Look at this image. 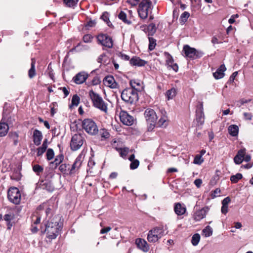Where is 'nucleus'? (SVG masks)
Returning a JSON list of instances; mask_svg holds the SVG:
<instances>
[{
  "mask_svg": "<svg viewBox=\"0 0 253 253\" xmlns=\"http://www.w3.org/2000/svg\"><path fill=\"white\" fill-rule=\"evenodd\" d=\"M204 161L203 159L202 158L201 155H197L194 159V163L195 164L200 165Z\"/></svg>",
  "mask_w": 253,
  "mask_h": 253,
  "instance_id": "nucleus-50",
  "label": "nucleus"
},
{
  "mask_svg": "<svg viewBox=\"0 0 253 253\" xmlns=\"http://www.w3.org/2000/svg\"><path fill=\"white\" fill-rule=\"evenodd\" d=\"M101 19L105 22L108 26H110V24L112 25L109 20V13L107 12H104L103 13L102 15L101 16Z\"/></svg>",
  "mask_w": 253,
  "mask_h": 253,
  "instance_id": "nucleus-43",
  "label": "nucleus"
},
{
  "mask_svg": "<svg viewBox=\"0 0 253 253\" xmlns=\"http://www.w3.org/2000/svg\"><path fill=\"white\" fill-rule=\"evenodd\" d=\"M212 231H213L212 228L209 225L207 226L202 231L206 237H208L211 236Z\"/></svg>",
  "mask_w": 253,
  "mask_h": 253,
  "instance_id": "nucleus-38",
  "label": "nucleus"
},
{
  "mask_svg": "<svg viewBox=\"0 0 253 253\" xmlns=\"http://www.w3.org/2000/svg\"><path fill=\"white\" fill-rule=\"evenodd\" d=\"M10 178L11 179L18 181L20 179V175L19 173H12L10 175Z\"/></svg>",
  "mask_w": 253,
  "mask_h": 253,
  "instance_id": "nucleus-61",
  "label": "nucleus"
},
{
  "mask_svg": "<svg viewBox=\"0 0 253 253\" xmlns=\"http://www.w3.org/2000/svg\"><path fill=\"white\" fill-rule=\"evenodd\" d=\"M43 185L45 186V188L49 191H52L53 190V187L52 186L50 182H45Z\"/></svg>",
  "mask_w": 253,
  "mask_h": 253,
  "instance_id": "nucleus-60",
  "label": "nucleus"
},
{
  "mask_svg": "<svg viewBox=\"0 0 253 253\" xmlns=\"http://www.w3.org/2000/svg\"><path fill=\"white\" fill-rule=\"evenodd\" d=\"M95 25V21L89 20L85 24L84 28V30H88L90 27H93Z\"/></svg>",
  "mask_w": 253,
  "mask_h": 253,
  "instance_id": "nucleus-45",
  "label": "nucleus"
},
{
  "mask_svg": "<svg viewBox=\"0 0 253 253\" xmlns=\"http://www.w3.org/2000/svg\"><path fill=\"white\" fill-rule=\"evenodd\" d=\"M152 5L150 0H142L137 8V12L139 17L142 19H145L148 15V10Z\"/></svg>",
  "mask_w": 253,
  "mask_h": 253,
  "instance_id": "nucleus-5",
  "label": "nucleus"
},
{
  "mask_svg": "<svg viewBox=\"0 0 253 253\" xmlns=\"http://www.w3.org/2000/svg\"><path fill=\"white\" fill-rule=\"evenodd\" d=\"M4 220L7 222H10L13 218V215L11 213L6 214L3 216Z\"/></svg>",
  "mask_w": 253,
  "mask_h": 253,
  "instance_id": "nucleus-58",
  "label": "nucleus"
},
{
  "mask_svg": "<svg viewBox=\"0 0 253 253\" xmlns=\"http://www.w3.org/2000/svg\"><path fill=\"white\" fill-rule=\"evenodd\" d=\"M63 1L67 6L72 7L77 4L79 0H63Z\"/></svg>",
  "mask_w": 253,
  "mask_h": 253,
  "instance_id": "nucleus-46",
  "label": "nucleus"
},
{
  "mask_svg": "<svg viewBox=\"0 0 253 253\" xmlns=\"http://www.w3.org/2000/svg\"><path fill=\"white\" fill-rule=\"evenodd\" d=\"M83 49V45L81 44V42L78 43V44L75 46L74 47L72 48L69 50L70 52H73L74 51L78 52L81 51Z\"/></svg>",
  "mask_w": 253,
  "mask_h": 253,
  "instance_id": "nucleus-49",
  "label": "nucleus"
},
{
  "mask_svg": "<svg viewBox=\"0 0 253 253\" xmlns=\"http://www.w3.org/2000/svg\"><path fill=\"white\" fill-rule=\"evenodd\" d=\"M118 152H119L121 157H122V158H125L128 153V148H124L122 149V148H121L120 150H119V151Z\"/></svg>",
  "mask_w": 253,
  "mask_h": 253,
  "instance_id": "nucleus-53",
  "label": "nucleus"
},
{
  "mask_svg": "<svg viewBox=\"0 0 253 253\" xmlns=\"http://www.w3.org/2000/svg\"><path fill=\"white\" fill-rule=\"evenodd\" d=\"M35 63V60L32 58L31 68L28 71V76L30 79L33 78L36 75Z\"/></svg>",
  "mask_w": 253,
  "mask_h": 253,
  "instance_id": "nucleus-31",
  "label": "nucleus"
},
{
  "mask_svg": "<svg viewBox=\"0 0 253 253\" xmlns=\"http://www.w3.org/2000/svg\"><path fill=\"white\" fill-rule=\"evenodd\" d=\"M246 150L245 148L240 149L234 158V162L237 165L241 164L243 161Z\"/></svg>",
  "mask_w": 253,
  "mask_h": 253,
  "instance_id": "nucleus-18",
  "label": "nucleus"
},
{
  "mask_svg": "<svg viewBox=\"0 0 253 253\" xmlns=\"http://www.w3.org/2000/svg\"><path fill=\"white\" fill-rule=\"evenodd\" d=\"M42 139V133L38 129H35L33 132V142L34 144L39 146L41 144V141Z\"/></svg>",
  "mask_w": 253,
  "mask_h": 253,
  "instance_id": "nucleus-22",
  "label": "nucleus"
},
{
  "mask_svg": "<svg viewBox=\"0 0 253 253\" xmlns=\"http://www.w3.org/2000/svg\"><path fill=\"white\" fill-rule=\"evenodd\" d=\"M144 116L147 124L148 131H151L155 128L158 117L155 111L150 108L145 110Z\"/></svg>",
  "mask_w": 253,
  "mask_h": 253,
  "instance_id": "nucleus-3",
  "label": "nucleus"
},
{
  "mask_svg": "<svg viewBox=\"0 0 253 253\" xmlns=\"http://www.w3.org/2000/svg\"><path fill=\"white\" fill-rule=\"evenodd\" d=\"M88 74L84 72L78 73L74 78L73 80L76 84H82L84 83L88 78Z\"/></svg>",
  "mask_w": 253,
  "mask_h": 253,
  "instance_id": "nucleus-15",
  "label": "nucleus"
},
{
  "mask_svg": "<svg viewBox=\"0 0 253 253\" xmlns=\"http://www.w3.org/2000/svg\"><path fill=\"white\" fill-rule=\"evenodd\" d=\"M118 18L126 24L130 25L131 23V21L127 19L126 14L123 11H121L118 14Z\"/></svg>",
  "mask_w": 253,
  "mask_h": 253,
  "instance_id": "nucleus-32",
  "label": "nucleus"
},
{
  "mask_svg": "<svg viewBox=\"0 0 253 253\" xmlns=\"http://www.w3.org/2000/svg\"><path fill=\"white\" fill-rule=\"evenodd\" d=\"M243 177L242 174L240 173H237L235 175L230 176V180L233 183H236Z\"/></svg>",
  "mask_w": 253,
  "mask_h": 253,
  "instance_id": "nucleus-39",
  "label": "nucleus"
},
{
  "mask_svg": "<svg viewBox=\"0 0 253 253\" xmlns=\"http://www.w3.org/2000/svg\"><path fill=\"white\" fill-rule=\"evenodd\" d=\"M164 234L163 226H157L149 231L147 235V240L150 243H156Z\"/></svg>",
  "mask_w": 253,
  "mask_h": 253,
  "instance_id": "nucleus-4",
  "label": "nucleus"
},
{
  "mask_svg": "<svg viewBox=\"0 0 253 253\" xmlns=\"http://www.w3.org/2000/svg\"><path fill=\"white\" fill-rule=\"evenodd\" d=\"M121 98L126 103L133 104L138 100V94L135 89L132 88H126L121 93Z\"/></svg>",
  "mask_w": 253,
  "mask_h": 253,
  "instance_id": "nucleus-2",
  "label": "nucleus"
},
{
  "mask_svg": "<svg viewBox=\"0 0 253 253\" xmlns=\"http://www.w3.org/2000/svg\"><path fill=\"white\" fill-rule=\"evenodd\" d=\"M203 104L200 102L196 111V121L198 126H202L205 122Z\"/></svg>",
  "mask_w": 253,
  "mask_h": 253,
  "instance_id": "nucleus-9",
  "label": "nucleus"
},
{
  "mask_svg": "<svg viewBox=\"0 0 253 253\" xmlns=\"http://www.w3.org/2000/svg\"><path fill=\"white\" fill-rule=\"evenodd\" d=\"M139 165V161L138 160H134L131 162L130 164V169H135L138 168Z\"/></svg>",
  "mask_w": 253,
  "mask_h": 253,
  "instance_id": "nucleus-51",
  "label": "nucleus"
},
{
  "mask_svg": "<svg viewBox=\"0 0 253 253\" xmlns=\"http://www.w3.org/2000/svg\"><path fill=\"white\" fill-rule=\"evenodd\" d=\"M120 119L124 125L127 126H130L133 125L134 121V118L132 116L124 110H121L120 113Z\"/></svg>",
  "mask_w": 253,
  "mask_h": 253,
  "instance_id": "nucleus-10",
  "label": "nucleus"
},
{
  "mask_svg": "<svg viewBox=\"0 0 253 253\" xmlns=\"http://www.w3.org/2000/svg\"><path fill=\"white\" fill-rule=\"evenodd\" d=\"M165 114H163L162 112V116L159 120L157 125L159 127H166L168 125V119L167 117L166 116L165 114L166 113L165 111H164Z\"/></svg>",
  "mask_w": 253,
  "mask_h": 253,
  "instance_id": "nucleus-27",
  "label": "nucleus"
},
{
  "mask_svg": "<svg viewBox=\"0 0 253 253\" xmlns=\"http://www.w3.org/2000/svg\"><path fill=\"white\" fill-rule=\"evenodd\" d=\"M63 159L64 156L62 154H59L56 157L54 161L51 162V164L54 165V168H56L63 162Z\"/></svg>",
  "mask_w": 253,
  "mask_h": 253,
  "instance_id": "nucleus-36",
  "label": "nucleus"
},
{
  "mask_svg": "<svg viewBox=\"0 0 253 253\" xmlns=\"http://www.w3.org/2000/svg\"><path fill=\"white\" fill-rule=\"evenodd\" d=\"M149 50L150 51H152L155 48V47L156 46V40L153 38L149 37Z\"/></svg>",
  "mask_w": 253,
  "mask_h": 253,
  "instance_id": "nucleus-44",
  "label": "nucleus"
},
{
  "mask_svg": "<svg viewBox=\"0 0 253 253\" xmlns=\"http://www.w3.org/2000/svg\"><path fill=\"white\" fill-rule=\"evenodd\" d=\"M95 165V161L93 158H90L88 162L87 168V177L89 176H93L94 173V166Z\"/></svg>",
  "mask_w": 253,
  "mask_h": 253,
  "instance_id": "nucleus-23",
  "label": "nucleus"
},
{
  "mask_svg": "<svg viewBox=\"0 0 253 253\" xmlns=\"http://www.w3.org/2000/svg\"><path fill=\"white\" fill-rule=\"evenodd\" d=\"M189 13L187 12V11H185L180 16V20L182 22H185V21H187V19L188 18V17H189Z\"/></svg>",
  "mask_w": 253,
  "mask_h": 253,
  "instance_id": "nucleus-55",
  "label": "nucleus"
},
{
  "mask_svg": "<svg viewBox=\"0 0 253 253\" xmlns=\"http://www.w3.org/2000/svg\"><path fill=\"white\" fill-rule=\"evenodd\" d=\"M54 156V153L52 149L49 148L46 152V159L49 161L52 160Z\"/></svg>",
  "mask_w": 253,
  "mask_h": 253,
  "instance_id": "nucleus-47",
  "label": "nucleus"
},
{
  "mask_svg": "<svg viewBox=\"0 0 253 253\" xmlns=\"http://www.w3.org/2000/svg\"><path fill=\"white\" fill-rule=\"evenodd\" d=\"M96 133H97L98 136H100L101 138V140L106 139L109 137L110 133L108 132L107 130L105 128H101L98 130L96 126Z\"/></svg>",
  "mask_w": 253,
  "mask_h": 253,
  "instance_id": "nucleus-25",
  "label": "nucleus"
},
{
  "mask_svg": "<svg viewBox=\"0 0 253 253\" xmlns=\"http://www.w3.org/2000/svg\"><path fill=\"white\" fill-rule=\"evenodd\" d=\"M129 84L131 86L130 88L135 89L137 92L140 91L142 89V86L139 81L135 80H131L129 82Z\"/></svg>",
  "mask_w": 253,
  "mask_h": 253,
  "instance_id": "nucleus-29",
  "label": "nucleus"
},
{
  "mask_svg": "<svg viewBox=\"0 0 253 253\" xmlns=\"http://www.w3.org/2000/svg\"><path fill=\"white\" fill-rule=\"evenodd\" d=\"M59 217L54 216L48 221L45 224V232H47V237L50 239H54L58 236L62 227L59 222Z\"/></svg>",
  "mask_w": 253,
  "mask_h": 253,
  "instance_id": "nucleus-1",
  "label": "nucleus"
},
{
  "mask_svg": "<svg viewBox=\"0 0 253 253\" xmlns=\"http://www.w3.org/2000/svg\"><path fill=\"white\" fill-rule=\"evenodd\" d=\"M89 96L91 99L93 106H95V92H94L93 90H90Z\"/></svg>",
  "mask_w": 253,
  "mask_h": 253,
  "instance_id": "nucleus-59",
  "label": "nucleus"
},
{
  "mask_svg": "<svg viewBox=\"0 0 253 253\" xmlns=\"http://www.w3.org/2000/svg\"><path fill=\"white\" fill-rule=\"evenodd\" d=\"M111 229V228L109 226L102 228L100 230V234H103L108 233Z\"/></svg>",
  "mask_w": 253,
  "mask_h": 253,
  "instance_id": "nucleus-63",
  "label": "nucleus"
},
{
  "mask_svg": "<svg viewBox=\"0 0 253 253\" xmlns=\"http://www.w3.org/2000/svg\"><path fill=\"white\" fill-rule=\"evenodd\" d=\"M135 243L137 247L144 252H147L149 250V246L147 242L143 239L138 238L136 240Z\"/></svg>",
  "mask_w": 253,
  "mask_h": 253,
  "instance_id": "nucleus-17",
  "label": "nucleus"
},
{
  "mask_svg": "<svg viewBox=\"0 0 253 253\" xmlns=\"http://www.w3.org/2000/svg\"><path fill=\"white\" fill-rule=\"evenodd\" d=\"M68 166L69 165L66 164H61L59 167V169L61 172L66 173L67 169L70 170V169L68 168Z\"/></svg>",
  "mask_w": 253,
  "mask_h": 253,
  "instance_id": "nucleus-54",
  "label": "nucleus"
},
{
  "mask_svg": "<svg viewBox=\"0 0 253 253\" xmlns=\"http://www.w3.org/2000/svg\"><path fill=\"white\" fill-rule=\"evenodd\" d=\"M98 43L101 45L111 48L113 45V41L109 36L106 34H100L96 37Z\"/></svg>",
  "mask_w": 253,
  "mask_h": 253,
  "instance_id": "nucleus-7",
  "label": "nucleus"
},
{
  "mask_svg": "<svg viewBox=\"0 0 253 253\" xmlns=\"http://www.w3.org/2000/svg\"><path fill=\"white\" fill-rule=\"evenodd\" d=\"M200 240V234H199L198 233H196V234H194L192 237V240H191L192 244L194 246H197L198 244V243H199Z\"/></svg>",
  "mask_w": 253,
  "mask_h": 253,
  "instance_id": "nucleus-41",
  "label": "nucleus"
},
{
  "mask_svg": "<svg viewBox=\"0 0 253 253\" xmlns=\"http://www.w3.org/2000/svg\"><path fill=\"white\" fill-rule=\"evenodd\" d=\"M108 106V103L99 94L96 93V108L105 114H107Z\"/></svg>",
  "mask_w": 253,
  "mask_h": 253,
  "instance_id": "nucleus-12",
  "label": "nucleus"
},
{
  "mask_svg": "<svg viewBox=\"0 0 253 253\" xmlns=\"http://www.w3.org/2000/svg\"><path fill=\"white\" fill-rule=\"evenodd\" d=\"M156 27L154 23L150 24L147 27V32L149 35H153L156 31Z\"/></svg>",
  "mask_w": 253,
  "mask_h": 253,
  "instance_id": "nucleus-37",
  "label": "nucleus"
},
{
  "mask_svg": "<svg viewBox=\"0 0 253 253\" xmlns=\"http://www.w3.org/2000/svg\"><path fill=\"white\" fill-rule=\"evenodd\" d=\"M3 120L6 121V123L8 125V126H13V123L15 122L14 117L9 116L8 117L7 114L4 111H3L2 113V121Z\"/></svg>",
  "mask_w": 253,
  "mask_h": 253,
  "instance_id": "nucleus-30",
  "label": "nucleus"
},
{
  "mask_svg": "<svg viewBox=\"0 0 253 253\" xmlns=\"http://www.w3.org/2000/svg\"><path fill=\"white\" fill-rule=\"evenodd\" d=\"M93 36L90 34H86L83 37V41L84 42H91L93 39Z\"/></svg>",
  "mask_w": 253,
  "mask_h": 253,
  "instance_id": "nucleus-52",
  "label": "nucleus"
},
{
  "mask_svg": "<svg viewBox=\"0 0 253 253\" xmlns=\"http://www.w3.org/2000/svg\"><path fill=\"white\" fill-rule=\"evenodd\" d=\"M251 101V99H241L238 102L237 105L239 107H240L242 105H244L245 103H249Z\"/></svg>",
  "mask_w": 253,
  "mask_h": 253,
  "instance_id": "nucleus-57",
  "label": "nucleus"
},
{
  "mask_svg": "<svg viewBox=\"0 0 253 253\" xmlns=\"http://www.w3.org/2000/svg\"><path fill=\"white\" fill-rule=\"evenodd\" d=\"M165 55L167 57L166 59V65L169 66V65H171L174 62L172 56L167 52H165Z\"/></svg>",
  "mask_w": 253,
  "mask_h": 253,
  "instance_id": "nucleus-42",
  "label": "nucleus"
},
{
  "mask_svg": "<svg viewBox=\"0 0 253 253\" xmlns=\"http://www.w3.org/2000/svg\"><path fill=\"white\" fill-rule=\"evenodd\" d=\"M129 63L131 65L143 67L147 63V61L140 59L138 57L133 56L130 60Z\"/></svg>",
  "mask_w": 253,
  "mask_h": 253,
  "instance_id": "nucleus-19",
  "label": "nucleus"
},
{
  "mask_svg": "<svg viewBox=\"0 0 253 253\" xmlns=\"http://www.w3.org/2000/svg\"><path fill=\"white\" fill-rule=\"evenodd\" d=\"M8 136L13 141L14 145L16 146L18 143L19 135L18 133L16 132H10L8 134Z\"/></svg>",
  "mask_w": 253,
  "mask_h": 253,
  "instance_id": "nucleus-33",
  "label": "nucleus"
},
{
  "mask_svg": "<svg viewBox=\"0 0 253 253\" xmlns=\"http://www.w3.org/2000/svg\"><path fill=\"white\" fill-rule=\"evenodd\" d=\"M176 94V91L174 88H171L166 92V97L168 100L172 99Z\"/></svg>",
  "mask_w": 253,
  "mask_h": 253,
  "instance_id": "nucleus-34",
  "label": "nucleus"
},
{
  "mask_svg": "<svg viewBox=\"0 0 253 253\" xmlns=\"http://www.w3.org/2000/svg\"><path fill=\"white\" fill-rule=\"evenodd\" d=\"M237 75H238V72L237 71L233 72L232 74V75L230 76V77L229 78V80L227 82V83L228 84H230L233 83L234 82V80H235V78L237 76Z\"/></svg>",
  "mask_w": 253,
  "mask_h": 253,
  "instance_id": "nucleus-56",
  "label": "nucleus"
},
{
  "mask_svg": "<svg viewBox=\"0 0 253 253\" xmlns=\"http://www.w3.org/2000/svg\"><path fill=\"white\" fill-rule=\"evenodd\" d=\"M9 130L8 125L5 122H0V137L5 136Z\"/></svg>",
  "mask_w": 253,
  "mask_h": 253,
  "instance_id": "nucleus-26",
  "label": "nucleus"
},
{
  "mask_svg": "<svg viewBox=\"0 0 253 253\" xmlns=\"http://www.w3.org/2000/svg\"><path fill=\"white\" fill-rule=\"evenodd\" d=\"M103 84L111 88H117L119 87V84L116 82L113 76L109 75L105 77L103 79Z\"/></svg>",
  "mask_w": 253,
  "mask_h": 253,
  "instance_id": "nucleus-13",
  "label": "nucleus"
},
{
  "mask_svg": "<svg viewBox=\"0 0 253 253\" xmlns=\"http://www.w3.org/2000/svg\"><path fill=\"white\" fill-rule=\"evenodd\" d=\"M174 211L177 215L180 216L183 215L185 213L186 208L184 205H182L180 203H177L174 205Z\"/></svg>",
  "mask_w": 253,
  "mask_h": 253,
  "instance_id": "nucleus-21",
  "label": "nucleus"
},
{
  "mask_svg": "<svg viewBox=\"0 0 253 253\" xmlns=\"http://www.w3.org/2000/svg\"><path fill=\"white\" fill-rule=\"evenodd\" d=\"M80 101V98L77 94H75L73 96L71 104L69 105V108L71 109L73 106H77Z\"/></svg>",
  "mask_w": 253,
  "mask_h": 253,
  "instance_id": "nucleus-35",
  "label": "nucleus"
},
{
  "mask_svg": "<svg viewBox=\"0 0 253 253\" xmlns=\"http://www.w3.org/2000/svg\"><path fill=\"white\" fill-rule=\"evenodd\" d=\"M84 139L81 134H74L70 142V148L73 151H77L83 145Z\"/></svg>",
  "mask_w": 253,
  "mask_h": 253,
  "instance_id": "nucleus-8",
  "label": "nucleus"
},
{
  "mask_svg": "<svg viewBox=\"0 0 253 253\" xmlns=\"http://www.w3.org/2000/svg\"><path fill=\"white\" fill-rule=\"evenodd\" d=\"M83 129L88 134H95V122L89 119H84L82 123Z\"/></svg>",
  "mask_w": 253,
  "mask_h": 253,
  "instance_id": "nucleus-11",
  "label": "nucleus"
},
{
  "mask_svg": "<svg viewBox=\"0 0 253 253\" xmlns=\"http://www.w3.org/2000/svg\"><path fill=\"white\" fill-rule=\"evenodd\" d=\"M82 156L79 155L76 159L75 162L72 166L71 168L70 169V175H73L78 171L82 164Z\"/></svg>",
  "mask_w": 253,
  "mask_h": 253,
  "instance_id": "nucleus-14",
  "label": "nucleus"
},
{
  "mask_svg": "<svg viewBox=\"0 0 253 253\" xmlns=\"http://www.w3.org/2000/svg\"><path fill=\"white\" fill-rule=\"evenodd\" d=\"M231 199L229 197L225 198L222 201V205L224 206H228V204L230 202Z\"/></svg>",
  "mask_w": 253,
  "mask_h": 253,
  "instance_id": "nucleus-64",
  "label": "nucleus"
},
{
  "mask_svg": "<svg viewBox=\"0 0 253 253\" xmlns=\"http://www.w3.org/2000/svg\"><path fill=\"white\" fill-rule=\"evenodd\" d=\"M7 197L9 201L14 204L18 205L20 203L21 193L16 187L10 188L7 192Z\"/></svg>",
  "mask_w": 253,
  "mask_h": 253,
  "instance_id": "nucleus-6",
  "label": "nucleus"
},
{
  "mask_svg": "<svg viewBox=\"0 0 253 253\" xmlns=\"http://www.w3.org/2000/svg\"><path fill=\"white\" fill-rule=\"evenodd\" d=\"M33 170L37 175H40V173L43 171V168L42 166L36 164L33 166Z\"/></svg>",
  "mask_w": 253,
  "mask_h": 253,
  "instance_id": "nucleus-40",
  "label": "nucleus"
},
{
  "mask_svg": "<svg viewBox=\"0 0 253 253\" xmlns=\"http://www.w3.org/2000/svg\"><path fill=\"white\" fill-rule=\"evenodd\" d=\"M229 134L232 136H236L238 134L239 127L237 125H232L228 127Z\"/></svg>",
  "mask_w": 253,
  "mask_h": 253,
  "instance_id": "nucleus-28",
  "label": "nucleus"
},
{
  "mask_svg": "<svg viewBox=\"0 0 253 253\" xmlns=\"http://www.w3.org/2000/svg\"><path fill=\"white\" fill-rule=\"evenodd\" d=\"M226 68L224 64H222L216 70V71L213 73V76L215 79H220L222 78L224 75V72L226 71Z\"/></svg>",
  "mask_w": 253,
  "mask_h": 253,
  "instance_id": "nucleus-20",
  "label": "nucleus"
},
{
  "mask_svg": "<svg viewBox=\"0 0 253 253\" xmlns=\"http://www.w3.org/2000/svg\"><path fill=\"white\" fill-rule=\"evenodd\" d=\"M47 147L44 144H42V146L39 147L37 149V156H40L42 155L45 152Z\"/></svg>",
  "mask_w": 253,
  "mask_h": 253,
  "instance_id": "nucleus-48",
  "label": "nucleus"
},
{
  "mask_svg": "<svg viewBox=\"0 0 253 253\" xmlns=\"http://www.w3.org/2000/svg\"><path fill=\"white\" fill-rule=\"evenodd\" d=\"M111 145L112 147L117 151H119V150H120L121 147H119V145L117 143L116 140H113L111 143Z\"/></svg>",
  "mask_w": 253,
  "mask_h": 253,
  "instance_id": "nucleus-62",
  "label": "nucleus"
},
{
  "mask_svg": "<svg viewBox=\"0 0 253 253\" xmlns=\"http://www.w3.org/2000/svg\"><path fill=\"white\" fill-rule=\"evenodd\" d=\"M182 51L184 52L186 57L191 59H195L196 54L195 48L191 47L189 45L186 44L184 45Z\"/></svg>",
  "mask_w": 253,
  "mask_h": 253,
  "instance_id": "nucleus-16",
  "label": "nucleus"
},
{
  "mask_svg": "<svg viewBox=\"0 0 253 253\" xmlns=\"http://www.w3.org/2000/svg\"><path fill=\"white\" fill-rule=\"evenodd\" d=\"M207 211L205 208H203L200 210L197 211L193 215V219L195 221L201 220L206 217Z\"/></svg>",
  "mask_w": 253,
  "mask_h": 253,
  "instance_id": "nucleus-24",
  "label": "nucleus"
}]
</instances>
